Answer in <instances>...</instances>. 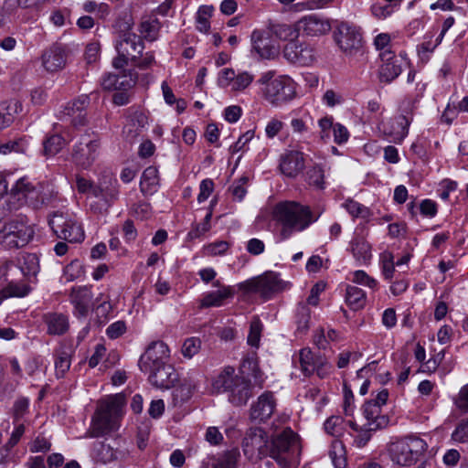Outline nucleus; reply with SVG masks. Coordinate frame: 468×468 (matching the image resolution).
I'll return each instance as SVG.
<instances>
[{"mask_svg":"<svg viewBox=\"0 0 468 468\" xmlns=\"http://www.w3.org/2000/svg\"><path fill=\"white\" fill-rule=\"evenodd\" d=\"M124 404V398L121 394L101 400L86 437L98 438L118 430Z\"/></svg>","mask_w":468,"mask_h":468,"instance_id":"f03ea898","label":"nucleus"},{"mask_svg":"<svg viewBox=\"0 0 468 468\" xmlns=\"http://www.w3.org/2000/svg\"><path fill=\"white\" fill-rule=\"evenodd\" d=\"M22 111V103L17 100H9L0 102V131L8 127L15 116Z\"/></svg>","mask_w":468,"mask_h":468,"instance_id":"473e14b6","label":"nucleus"},{"mask_svg":"<svg viewBox=\"0 0 468 468\" xmlns=\"http://www.w3.org/2000/svg\"><path fill=\"white\" fill-rule=\"evenodd\" d=\"M120 186L116 179H110L109 181L100 182L96 188H94V197H101L106 199L112 205L118 200L120 194Z\"/></svg>","mask_w":468,"mask_h":468,"instance_id":"e433bc0d","label":"nucleus"},{"mask_svg":"<svg viewBox=\"0 0 468 468\" xmlns=\"http://www.w3.org/2000/svg\"><path fill=\"white\" fill-rule=\"evenodd\" d=\"M31 291V287L25 282H9L0 291V301L10 297H25Z\"/></svg>","mask_w":468,"mask_h":468,"instance_id":"58836bf2","label":"nucleus"},{"mask_svg":"<svg viewBox=\"0 0 468 468\" xmlns=\"http://www.w3.org/2000/svg\"><path fill=\"white\" fill-rule=\"evenodd\" d=\"M39 189L34 186L27 178L19 179L12 188V194L17 196V199H25L32 205L38 202Z\"/></svg>","mask_w":468,"mask_h":468,"instance_id":"c85d7f7f","label":"nucleus"},{"mask_svg":"<svg viewBox=\"0 0 468 468\" xmlns=\"http://www.w3.org/2000/svg\"><path fill=\"white\" fill-rule=\"evenodd\" d=\"M239 289L245 293H258L264 299H270L273 294L285 288V282L274 271L263 274L240 282Z\"/></svg>","mask_w":468,"mask_h":468,"instance_id":"0eeeda50","label":"nucleus"},{"mask_svg":"<svg viewBox=\"0 0 468 468\" xmlns=\"http://www.w3.org/2000/svg\"><path fill=\"white\" fill-rule=\"evenodd\" d=\"M343 206L354 218H367L369 217V209L356 201L349 199L346 200Z\"/></svg>","mask_w":468,"mask_h":468,"instance_id":"603ef678","label":"nucleus"},{"mask_svg":"<svg viewBox=\"0 0 468 468\" xmlns=\"http://www.w3.org/2000/svg\"><path fill=\"white\" fill-rule=\"evenodd\" d=\"M261 96L272 106H281L296 96V84L289 76L275 70L262 72L256 80Z\"/></svg>","mask_w":468,"mask_h":468,"instance_id":"7ed1b4c3","label":"nucleus"},{"mask_svg":"<svg viewBox=\"0 0 468 468\" xmlns=\"http://www.w3.org/2000/svg\"><path fill=\"white\" fill-rule=\"evenodd\" d=\"M137 81V74L133 70L123 69L118 74L107 73L101 80V85L105 90H131Z\"/></svg>","mask_w":468,"mask_h":468,"instance_id":"4468645a","label":"nucleus"},{"mask_svg":"<svg viewBox=\"0 0 468 468\" xmlns=\"http://www.w3.org/2000/svg\"><path fill=\"white\" fill-rule=\"evenodd\" d=\"M229 392V401L235 406L245 405L252 396V387L250 380L243 376H239L231 386Z\"/></svg>","mask_w":468,"mask_h":468,"instance_id":"393cba45","label":"nucleus"},{"mask_svg":"<svg viewBox=\"0 0 468 468\" xmlns=\"http://www.w3.org/2000/svg\"><path fill=\"white\" fill-rule=\"evenodd\" d=\"M148 373L150 383L158 388L168 389L174 387L175 383L179 378L178 373L175 367L169 364Z\"/></svg>","mask_w":468,"mask_h":468,"instance_id":"6ab92c4d","label":"nucleus"},{"mask_svg":"<svg viewBox=\"0 0 468 468\" xmlns=\"http://www.w3.org/2000/svg\"><path fill=\"white\" fill-rule=\"evenodd\" d=\"M26 141L24 139H19L16 141H10L6 144L0 145V153L6 154L11 152L23 153L26 150Z\"/></svg>","mask_w":468,"mask_h":468,"instance_id":"680f3d73","label":"nucleus"},{"mask_svg":"<svg viewBox=\"0 0 468 468\" xmlns=\"http://www.w3.org/2000/svg\"><path fill=\"white\" fill-rule=\"evenodd\" d=\"M254 80V76L247 71L236 74L231 90L241 91L248 88Z\"/></svg>","mask_w":468,"mask_h":468,"instance_id":"4d7b16f0","label":"nucleus"},{"mask_svg":"<svg viewBox=\"0 0 468 468\" xmlns=\"http://www.w3.org/2000/svg\"><path fill=\"white\" fill-rule=\"evenodd\" d=\"M18 264L27 282H31L40 271L39 258L36 253H24L19 259Z\"/></svg>","mask_w":468,"mask_h":468,"instance_id":"72a5a7b5","label":"nucleus"},{"mask_svg":"<svg viewBox=\"0 0 468 468\" xmlns=\"http://www.w3.org/2000/svg\"><path fill=\"white\" fill-rule=\"evenodd\" d=\"M273 219L281 226L280 239H288L294 232L303 231L317 220L308 206L295 201L278 203L272 211Z\"/></svg>","mask_w":468,"mask_h":468,"instance_id":"f257e3e1","label":"nucleus"},{"mask_svg":"<svg viewBox=\"0 0 468 468\" xmlns=\"http://www.w3.org/2000/svg\"><path fill=\"white\" fill-rule=\"evenodd\" d=\"M295 30L308 37H319L331 30V25L327 19L314 15L305 16L295 23Z\"/></svg>","mask_w":468,"mask_h":468,"instance_id":"2eb2a0df","label":"nucleus"},{"mask_svg":"<svg viewBox=\"0 0 468 468\" xmlns=\"http://www.w3.org/2000/svg\"><path fill=\"white\" fill-rule=\"evenodd\" d=\"M100 148L101 143L95 135L84 133L72 147L71 160L78 167L88 169L97 159Z\"/></svg>","mask_w":468,"mask_h":468,"instance_id":"9d476101","label":"nucleus"},{"mask_svg":"<svg viewBox=\"0 0 468 468\" xmlns=\"http://www.w3.org/2000/svg\"><path fill=\"white\" fill-rule=\"evenodd\" d=\"M48 225L57 238L68 242H80L84 231L74 217L61 211H55L48 217Z\"/></svg>","mask_w":468,"mask_h":468,"instance_id":"6e6552de","label":"nucleus"},{"mask_svg":"<svg viewBox=\"0 0 468 468\" xmlns=\"http://www.w3.org/2000/svg\"><path fill=\"white\" fill-rule=\"evenodd\" d=\"M66 50L61 44H54L42 55V64L47 71L55 72L66 65Z\"/></svg>","mask_w":468,"mask_h":468,"instance_id":"412c9836","label":"nucleus"},{"mask_svg":"<svg viewBox=\"0 0 468 468\" xmlns=\"http://www.w3.org/2000/svg\"><path fill=\"white\" fill-rule=\"evenodd\" d=\"M120 186L116 179H110L109 181L100 182L96 188H94V197H101L106 199L112 205L118 200L120 194Z\"/></svg>","mask_w":468,"mask_h":468,"instance_id":"c9c22d12","label":"nucleus"},{"mask_svg":"<svg viewBox=\"0 0 468 468\" xmlns=\"http://www.w3.org/2000/svg\"><path fill=\"white\" fill-rule=\"evenodd\" d=\"M241 371H249L254 379V384L260 388H262L264 382V374L260 369L258 361L255 358H245L241 364Z\"/></svg>","mask_w":468,"mask_h":468,"instance_id":"49530a36","label":"nucleus"},{"mask_svg":"<svg viewBox=\"0 0 468 468\" xmlns=\"http://www.w3.org/2000/svg\"><path fill=\"white\" fill-rule=\"evenodd\" d=\"M303 168L304 158L300 152L291 151L281 158L280 170L285 176L295 177Z\"/></svg>","mask_w":468,"mask_h":468,"instance_id":"a878e982","label":"nucleus"},{"mask_svg":"<svg viewBox=\"0 0 468 468\" xmlns=\"http://www.w3.org/2000/svg\"><path fill=\"white\" fill-rule=\"evenodd\" d=\"M90 103L88 95H81L76 100L68 102L64 107L62 115L71 118V123L74 126L84 125L86 121L85 110Z\"/></svg>","mask_w":468,"mask_h":468,"instance_id":"5701e85b","label":"nucleus"},{"mask_svg":"<svg viewBox=\"0 0 468 468\" xmlns=\"http://www.w3.org/2000/svg\"><path fill=\"white\" fill-rule=\"evenodd\" d=\"M352 281L357 284L365 285L371 289L376 288L378 284L377 281L369 277L364 271H356L353 273Z\"/></svg>","mask_w":468,"mask_h":468,"instance_id":"0e129e2a","label":"nucleus"},{"mask_svg":"<svg viewBox=\"0 0 468 468\" xmlns=\"http://www.w3.org/2000/svg\"><path fill=\"white\" fill-rule=\"evenodd\" d=\"M363 414L367 420L366 424L369 425L371 430H381L388 427L389 418L382 413L381 406L372 401H367L363 406Z\"/></svg>","mask_w":468,"mask_h":468,"instance_id":"bb28decb","label":"nucleus"},{"mask_svg":"<svg viewBox=\"0 0 468 468\" xmlns=\"http://www.w3.org/2000/svg\"><path fill=\"white\" fill-rule=\"evenodd\" d=\"M243 451L245 455L250 458L256 456L261 459L268 455L270 456L271 444L269 443L266 432L261 428L250 430L244 438Z\"/></svg>","mask_w":468,"mask_h":468,"instance_id":"f8f14e48","label":"nucleus"},{"mask_svg":"<svg viewBox=\"0 0 468 468\" xmlns=\"http://www.w3.org/2000/svg\"><path fill=\"white\" fill-rule=\"evenodd\" d=\"M201 347V341L197 337H189L186 338L182 346V355L186 358H192L195 355H197Z\"/></svg>","mask_w":468,"mask_h":468,"instance_id":"864d4df0","label":"nucleus"},{"mask_svg":"<svg viewBox=\"0 0 468 468\" xmlns=\"http://www.w3.org/2000/svg\"><path fill=\"white\" fill-rule=\"evenodd\" d=\"M97 457L103 463H111L117 459V452L109 444L101 442L96 450Z\"/></svg>","mask_w":468,"mask_h":468,"instance_id":"6e6d98bb","label":"nucleus"},{"mask_svg":"<svg viewBox=\"0 0 468 468\" xmlns=\"http://www.w3.org/2000/svg\"><path fill=\"white\" fill-rule=\"evenodd\" d=\"M169 357V348L163 341L153 342L141 356L139 367L143 372L148 373L166 365Z\"/></svg>","mask_w":468,"mask_h":468,"instance_id":"9b49d317","label":"nucleus"},{"mask_svg":"<svg viewBox=\"0 0 468 468\" xmlns=\"http://www.w3.org/2000/svg\"><path fill=\"white\" fill-rule=\"evenodd\" d=\"M276 399L271 391L262 393L250 407V419L259 423L266 421L274 412Z\"/></svg>","mask_w":468,"mask_h":468,"instance_id":"a211bd4d","label":"nucleus"},{"mask_svg":"<svg viewBox=\"0 0 468 468\" xmlns=\"http://www.w3.org/2000/svg\"><path fill=\"white\" fill-rule=\"evenodd\" d=\"M197 384V381L191 377L184 378L173 391L174 405L176 406L189 400L196 392Z\"/></svg>","mask_w":468,"mask_h":468,"instance_id":"2f4dec72","label":"nucleus"},{"mask_svg":"<svg viewBox=\"0 0 468 468\" xmlns=\"http://www.w3.org/2000/svg\"><path fill=\"white\" fill-rule=\"evenodd\" d=\"M239 456V449L233 448L224 452L218 457H206L202 461L200 468H237Z\"/></svg>","mask_w":468,"mask_h":468,"instance_id":"b1692460","label":"nucleus"},{"mask_svg":"<svg viewBox=\"0 0 468 468\" xmlns=\"http://www.w3.org/2000/svg\"><path fill=\"white\" fill-rule=\"evenodd\" d=\"M324 170L318 165L309 168L306 172L307 183L319 189L324 187Z\"/></svg>","mask_w":468,"mask_h":468,"instance_id":"3c124183","label":"nucleus"},{"mask_svg":"<svg viewBox=\"0 0 468 468\" xmlns=\"http://www.w3.org/2000/svg\"><path fill=\"white\" fill-rule=\"evenodd\" d=\"M155 63L154 55L153 52H146L139 55V58L135 61H132V64L139 69H147Z\"/></svg>","mask_w":468,"mask_h":468,"instance_id":"69168bd1","label":"nucleus"},{"mask_svg":"<svg viewBox=\"0 0 468 468\" xmlns=\"http://www.w3.org/2000/svg\"><path fill=\"white\" fill-rule=\"evenodd\" d=\"M452 440L459 442H468V419L462 420L452 433Z\"/></svg>","mask_w":468,"mask_h":468,"instance_id":"bf43d9fd","label":"nucleus"},{"mask_svg":"<svg viewBox=\"0 0 468 468\" xmlns=\"http://www.w3.org/2000/svg\"><path fill=\"white\" fill-rule=\"evenodd\" d=\"M71 365V353L69 349L61 348L56 352L55 370L57 378H64Z\"/></svg>","mask_w":468,"mask_h":468,"instance_id":"37998d69","label":"nucleus"},{"mask_svg":"<svg viewBox=\"0 0 468 468\" xmlns=\"http://www.w3.org/2000/svg\"><path fill=\"white\" fill-rule=\"evenodd\" d=\"M393 5H381V4H374L371 6L372 15L378 19H385L389 16L392 13Z\"/></svg>","mask_w":468,"mask_h":468,"instance_id":"338daca9","label":"nucleus"},{"mask_svg":"<svg viewBox=\"0 0 468 468\" xmlns=\"http://www.w3.org/2000/svg\"><path fill=\"white\" fill-rule=\"evenodd\" d=\"M334 39L339 49L347 57L364 54V41L359 29L342 22L334 31Z\"/></svg>","mask_w":468,"mask_h":468,"instance_id":"1a4fd4ad","label":"nucleus"},{"mask_svg":"<svg viewBox=\"0 0 468 468\" xmlns=\"http://www.w3.org/2000/svg\"><path fill=\"white\" fill-rule=\"evenodd\" d=\"M251 40L252 48L260 57L263 58H270L276 54L277 50L275 47L270 46L268 44V41L266 39H263L256 32L252 33Z\"/></svg>","mask_w":468,"mask_h":468,"instance_id":"c03bdc74","label":"nucleus"},{"mask_svg":"<svg viewBox=\"0 0 468 468\" xmlns=\"http://www.w3.org/2000/svg\"><path fill=\"white\" fill-rule=\"evenodd\" d=\"M161 23L157 17L149 16L144 18L140 24L139 32L143 37L148 41H154L157 39Z\"/></svg>","mask_w":468,"mask_h":468,"instance_id":"ea45409f","label":"nucleus"},{"mask_svg":"<svg viewBox=\"0 0 468 468\" xmlns=\"http://www.w3.org/2000/svg\"><path fill=\"white\" fill-rule=\"evenodd\" d=\"M283 57L291 63L311 65L315 58L314 48L305 42L291 39L283 48Z\"/></svg>","mask_w":468,"mask_h":468,"instance_id":"ddd939ff","label":"nucleus"},{"mask_svg":"<svg viewBox=\"0 0 468 468\" xmlns=\"http://www.w3.org/2000/svg\"><path fill=\"white\" fill-rule=\"evenodd\" d=\"M43 319L49 335H61L67 333L69 328V318L63 314L48 313L44 315Z\"/></svg>","mask_w":468,"mask_h":468,"instance_id":"c756f323","label":"nucleus"},{"mask_svg":"<svg viewBox=\"0 0 468 468\" xmlns=\"http://www.w3.org/2000/svg\"><path fill=\"white\" fill-rule=\"evenodd\" d=\"M65 139L59 134H51L43 141V154L47 157L54 156L65 145Z\"/></svg>","mask_w":468,"mask_h":468,"instance_id":"a18cd8bd","label":"nucleus"},{"mask_svg":"<svg viewBox=\"0 0 468 468\" xmlns=\"http://www.w3.org/2000/svg\"><path fill=\"white\" fill-rule=\"evenodd\" d=\"M144 49L143 40L134 33L125 32L120 36L116 44V50L119 55L130 58V61H135Z\"/></svg>","mask_w":468,"mask_h":468,"instance_id":"dca6fc26","label":"nucleus"},{"mask_svg":"<svg viewBox=\"0 0 468 468\" xmlns=\"http://www.w3.org/2000/svg\"><path fill=\"white\" fill-rule=\"evenodd\" d=\"M212 218V211H209L203 222L196 224L192 227L191 230L188 232V238L191 239H198L203 236L206 232L210 229V220Z\"/></svg>","mask_w":468,"mask_h":468,"instance_id":"5fc2aeb1","label":"nucleus"},{"mask_svg":"<svg viewBox=\"0 0 468 468\" xmlns=\"http://www.w3.org/2000/svg\"><path fill=\"white\" fill-rule=\"evenodd\" d=\"M82 9L86 13L95 14L96 19L104 20L110 14V6L106 3H97L93 0H88L83 3Z\"/></svg>","mask_w":468,"mask_h":468,"instance_id":"de8ad7c7","label":"nucleus"},{"mask_svg":"<svg viewBox=\"0 0 468 468\" xmlns=\"http://www.w3.org/2000/svg\"><path fill=\"white\" fill-rule=\"evenodd\" d=\"M159 173L155 166L145 168L140 180V190L144 196H152L159 188Z\"/></svg>","mask_w":468,"mask_h":468,"instance_id":"7c9ffc66","label":"nucleus"},{"mask_svg":"<svg viewBox=\"0 0 468 468\" xmlns=\"http://www.w3.org/2000/svg\"><path fill=\"white\" fill-rule=\"evenodd\" d=\"M90 209L94 214L99 215H105L108 213L110 207L112 206L110 202H108L106 199L101 197H90Z\"/></svg>","mask_w":468,"mask_h":468,"instance_id":"13d9d810","label":"nucleus"},{"mask_svg":"<svg viewBox=\"0 0 468 468\" xmlns=\"http://www.w3.org/2000/svg\"><path fill=\"white\" fill-rule=\"evenodd\" d=\"M213 286L218 287V290L203 294L199 302L200 308L219 307L225 303L227 299L233 298L232 287L220 285L219 281L214 282Z\"/></svg>","mask_w":468,"mask_h":468,"instance_id":"aec40b11","label":"nucleus"},{"mask_svg":"<svg viewBox=\"0 0 468 468\" xmlns=\"http://www.w3.org/2000/svg\"><path fill=\"white\" fill-rule=\"evenodd\" d=\"M346 301L351 309H362L367 302L366 293L356 286L348 285L346 287Z\"/></svg>","mask_w":468,"mask_h":468,"instance_id":"79ce46f5","label":"nucleus"},{"mask_svg":"<svg viewBox=\"0 0 468 468\" xmlns=\"http://www.w3.org/2000/svg\"><path fill=\"white\" fill-rule=\"evenodd\" d=\"M454 405L463 412H468V384L464 385L454 398Z\"/></svg>","mask_w":468,"mask_h":468,"instance_id":"774afa93","label":"nucleus"},{"mask_svg":"<svg viewBox=\"0 0 468 468\" xmlns=\"http://www.w3.org/2000/svg\"><path fill=\"white\" fill-rule=\"evenodd\" d=\"M320 355L314 353L309 348H303L299 353V363L302 372L304 376H311L314 374V367L316 366V361H318V357Z\"/></svg>","mask_w":468,"mask_h":468,"instance_id":"a19ab883","label":"nucleus"},{"mask_svg":"<svg viewBox=\"0 0 468 468\" xmlns=\"http://www.w3.org/2000/svg\"><path fill=\"white\" fill-rule=\"evenodd\" d=\"M34 226L27 218L18 217L4 223L0 229V246L5 250H17L27 246L34 238Z\"/></svg>","mask_w":468,"mask_h":468,"instance_id":"20e7f679","label":"nucleus"},{"mask_svg":"<svg viewBox=\"0 0 468 468\" xmlns=\"http://www.w3.org/2000/svg\"><path fill=\"white\" fill-rule=\"evenodd\" d=\"M70 301L74 305L75 315L85 317L93 305L92 292L88 287L73 288L70 293Z\"/></svg>","mask_w":468,"mask_h":468,"instance_id":"4be33fe9","label":"nucleus"},{"mask_svg":"<svg viewBox=\"0 0 468 468\" xmlns=\"http://www.w3.org/2000/svg\"><path fill=\"white\" fill-rule=\"evenodd\" d=\"M411 120V117L401 114L391 121L390 127L385 128V133L391 136L395 143L401 142L408 134Z\"/></svg>","mask_w":468,"mask_h":468,"instance_id":"f704fd0d","label":"nucleus"},{"mask_svg":"<svg viewBox=\"0 0 468 468\" xmlns=\"http://www.w3.org/2000/svg\"><path fill=\"white\" fill-rule=\"evenodd\" d=\"M299 451L298 436L291 428L271 435L270 457L286 468L292 461L294 452Z\"/></svg>","mask_w":468,"mask_h":468,"instance_id":"423d86ee","label":"nucleus"},{"mask_svg":"<svg viewBox=\"0 0 468 468\" xmlns=\"http://www.w3.org/2000/svg\"><path fill=\"white\" fill-rule=\"evenodd\" d=\"M311 311L307 304L302 303L297 307L296 323L297 331L304 334L309 328Z\"/></svg>","mask_w":468,"mask_h":468,"instance_id":"09e8293b","label":"nucleus"},{"mask_svg":"<svg viewBox=\"0 0 468 468\" xmlns=\"http://www.w3.org/2000/svg\"><path fill=\"white\" fill-rule=\"evenodd\" d=\"M427 450V443L419 437L410 436L389 443L388 452L394 463L410 466Z\"/></svg>","mask_w":468,"mask_h":468,"instance_id":"39448f33","label":"nucleus"},{"mask_svg":"<svg viewBox=\"0 0 468 468\" xmlns=\"http://www.w3.org/2000/svg\"><path fill=\"white\" fill-rule=\"evenodd\" d=\"M239 375L235 374L233 367L228 366L213 379L212 388L218 392L229 391Z\"/></svg>","mask_w":468,"mask_h":468,"instance_id":"4c0bfd02","label":"nucleus"},{"mask_svg":"<svg viewBox=\"0 0 468 468\" xmlns=\"http://www.w3.org/2000/svg\"><path fill=\"white\" fill-rule=\"evenodd\" d=\"M349 245L350 251L357 261L367 263L371 260V245L367 241L363 232L356 230Z\"/></svg>","mask_w":468,"mask_h":468,"instance_id":"cd10ccee","label":"nucleus"},{"mask_svg":"<svg viewBox=\"0 0 468 468\" xmlns=\"http://www.w3.org/2000/svg\"><path fill=\"white\" fill-rule=\"evenodd\" d=\"M377 430L369 429V425L365 424L363 427H360L357 435L354 439V444L357 448H362L367 444L372 437V432Z\"/></svg>","mask_w":468,"mask_h":468,"instance_id":"052dcab7","label":"nucleus"},{"mask_svg":"<svg viewBox=\"0 0 468 468\" xmlns=\"http://www.w3.org/2000/svg\"><path fill=\"white\" fill-rule=\"evenodd\" d=\"M263 325L259 317L254 316L250 322L248 335V344L253 347H259Z\"/></svg>","mask_w":468,"mask_h":468,"instance_id":"8fccbe9b","label":"nucleus"},{"mask_svg":"<svg viewBox=\"0 0 468 468\" xmlns=\"http://www.w3.org/2000/svg\"><path fill=\"white\" fill-rule=\"evenodd\" d=\"M333 372V366L328 362V360L321 356L318 357V361H316V366L314 367V373L320 378H327Z\"/></svg>","mask_w":468,"mask_h":468,"instance_id":"e2e57ef3","label":"nucleus"},{"mask_svg":"<svg viewBox=\"0 0 468 468\" xmlns=\"http://www.w3.org/2000/svg\"><path fill=\"white\" fill-rule=\"evenodd\" d=\"M379 57L382 61L379 69V80L381 82L390 83L401 73L402 60L397 58L390 49L381 51Z\"/></svg>","mask_w":468,"mask_h":468,"instance_id":"f3484780","label":"nucleus"}]
</instances>
